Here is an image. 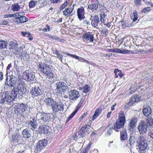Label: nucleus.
Masks as SVG:
<instances>
[{"label":"nucleus","mask_w":153,"mask_h":153,"mask_svg":"<svg viewBox=\"0 0 153 153\" xmlns=\"http://www.w3.org/2000/svg\"><path fill=\"white\" fill-rule=\"evenodd\" d=\"M145 4L147 5H150L152 7H153V4L150 0V1H145L144 2Z\"/></svg>","instance_id":"nucleus-55"},{"label":"nucleus","mask_w":153,"mask_h":153,"mask_svg":"<svg viewBox=\"0 0 153 153\" xmlns=\"http://www.w3.org/2000/svg\"><path fill=\"white\" fill-rule=\"evenodd\" d=\"M74 139L75 140H76L78 138H79V134H78V133H75L74 134Z\"/></svg>","instance_id":"nucleus-59"},{"label":"nucleus","mask_w":153,"mask_h":153,"mask_svg":"<svg viewBox=\"0 0 153 153\" xmlns=\"http://www.w3.org/2000/svg\"><path fill=\"white\" fill-rule=\"evenodd\" d=\"M92 144V143L91 142H90L87 145L86 147H85L84 149H86L87 151H88L90 149L91 146Z\"/></svg>","instance_id":"nucleus-53"},{"label":"nucleus","mask_w":153,"mask_h":153,"mask_svg":"<svg viewBox=\"0 0 153 153\" xmlns=\"http://www.w3.org/2000/svg\"><path fill=\"white\" fill-rule=\"evenodd\" d=\"M136 123L135 118H132L128 125V129L129 131H133L134 130Z\"/></svg>","instance_id":"nucleus-34"},{"label":"nucleus","mask_w":153,"mask_h":153,"mask_svg":"<svg viewBox=\"0 0 153 153\" xmlns=\"http://www.w3.org/2000/svg\"><path fill=\"white\" fill-rule=\"evenodd\" d=\"M114 72L115 74V77L116 78H118V76H119L120 78H121L124 76V74L122 72V71L117 68L115 69L114 71Z\"/></svg>","instance_id":"nucleus-38"},{"label":"nucleus","mask_w":153,"mask_h":153,"mask_svg":"<svg viewBox=\"0 0 153 153\" xmlns=\"http://www.w3.org/2000/svg\"><path fill=\"white\" fill-rule=\"evenodd\" d=\"M15 21L18 24L24 23L28 21V18L25 16H20L15 18Z\"/></svg>","instance_id":"nucleus-25"},{"label":"nucleus","mask_w":153,"mask_h":153,"mask_svg":"<svg viewBox=\"0 0 153 153\" xmlns=\"http://www.w3.org/2000/svg\"><path fill=\"white\" fill-rule=\"evenodd\" d=\"M46 27L47 28H45L42 30L44 32H47L48 31H49L51 29L50 26L48 25H47L46 26Z\"/></svg>","instance_id":"nucleus-52"},{"label":"nucleus","mask_w":153,"mask_h":153,"mask_svg":"<svg viewBox=\"0 0 153 153\" xmlns=\"http://www.w3.org/2000/svg\"><path fill=\"white\" fill-rule=\"evenodd\" d=\"M30 93L33 98L41 95L42 93L41 89L38 85H35L30 89Z\"/></svg>","instance_id":"nucleus-8"},{"label":"nucleus","mask_w":153,"mask_h":153,"mask_svg":"<svg viewBox=\"0 0 153 153\" xmlns=\"http://www.w3.org/2000/svg\"><path fill=\"white\" fill-rule=\"evenodd\" d=\"M131 106L129 105H128V103H126V105H125L123 106V108L125 109H127L129 108Z\"/></svg>","instance_id":"nucleus-64"},{"label":"nucleus","mask_w":153,"mask_h":153,"mask_svg":"<svg viewBox=\"0 0 153 153\" xmlns=\"http://www.w3.org/2000/svg\"><path fill=\"white\" fill-rule=\"evenodd\" d=\"M140 98L137 94L133 95L132 97L130 98L129 101L128 102V105L131 106L134 104L135 102L139 101Z\"/></svg>","instance_id":"nucleus-22"},{"label":"nucleus","mask_w":153,"mask_h":153,"mask_svg":"<svg viewBox=\"0 0 153 153\" xmlns=\"http://www.w3.org/2000/svg\"><path fill=\"white\" fill-rule=\"evenodd\" d=\"M23 77L25 79L29 81H33L35 78L33 72L29 70H26L24 72Z\"/></svg>","instance_id":"nucleus-10"},{"label":"nucleus","mask_w":153,"mask_h":153,"mask_svg":"<svg viewBox=\"0 0 153 153\" xmlns=\"http://www.w3.org/2000/svg\"><path fill=\"white\" fill-rule=\"evenodd\" d=\"M49 127L48 126L43 124L39 126L38 128V131L39 134H46L49 133Z\"/></svg>","instance_id":"nucleus-17"},{"label":"nucleus","mask_w":153,"mask_h":153,"mask_svg":"<svg viewBox=\"0 0 153 153\" xmlns=\"http://www.w3.org/2000/svg\"><path fill=\"white\" fill-rule=\"evenodd\" d=\"M146 125L151 128H153V118L151 117H148L146 119Z\"/></svg>","instance_id":"nucleus-39"},{"label":"nucleus","mask_w":153,"mask_h":153,"mask_svg":"<svg viewBox=\"0 0 153 153\" xmlns=\"http://www.w3.org/2000/svg\"><path fill=\"white\" fill-rule=\"evenodd\" d=\"M141 0H134L135 5L137 6H140L141 5Z\"/></svg>","instance_id":"nucleus-49"},{"label":"nucleus","mask_w":153,"mask_h":153,"mask_svg":"<svg viewBox=\"0 0 153 153\" xmlns=\"http://www.w3.org/2000/svg\"><path fill=\"white\" fill-rule=\"evenodd\" d=\"M0 23L1 25H7L8 24V22L7 20H2L0 22Z\"/></svg>","instance_id":"nucleus-51"},{"label":"nucleus","mask_w":153,"mask_h":153,"mask_svg":"<svg viewBox=\"0 0 153 153\" xmlns=\"http://www.w3.org/2000/svg\"><path fill=\"white\" fill-rule=\"evenodd\" d=\"M53 53L54 54H56L57 58L61 62L63 59V56L60 53L58 50L56 49H55L53 51Z\"/></svg>","instance_id":"nucleus-41"},{"label":"nucleus","mask_w":153,"mask_h":153,"mask_svg":"<svg viewBox=\"0 0 153 153\" xmlns=\"http://www.w3.org/2000/svg\"><path fill=\"white\" fill-rule=\"evenodd\" d=\"M39 114L40 116V120L45 123L48 122L51 119V114L50 113L40 112Z\"/></svg>","instance_id":"nucleus-18"},{"label":"nucleus","mask_w":153,"mask_h":153,"mask_svg":"<svg viewBox=\"0 0 153 153\" xmlns=\"http://www.w3.org/2000/svg\"><path fill=\"white\" fill-rule=\"evenodd\" d=\"M14 16L13 14H7L4 15V18H6L9 17H12Z\"/></svg>","instance_id":"nucleus-61"},{"label":"nucleus","mask_w":153,"mask_h":153,"mask_svg":"<svg viewBox=\"0 0 153 153\" xmlns=\"http://www.w3.org/2000/svg\"><path fill=\"white\" fill-rule=\"evenodd\" d=\"M121 23V27L122 29H125L127 27V24L126 21L122 20L120 22Z\"/></svg>","instance_id":"nucleus-46"},{"label":"nucleus","mask_w":153,"mask_h":153,"mask_svg":"<svg viewBox=\"0 0 153 153\" xmlns=\"http://www.w3.org/2000/svg\"><path fill=\"white\" fill-rule=\"evenodd\" d=\"M60 0H50L51 2L53 4H57L60 2Z\"/></svg>","instance_id":"nucleus-62"},{"label":"nucleus","mask_w":153,"mask_h":153,"mask_svg":"<svg viewBox=\"0 0 153 153\" xmlns=\"http://www.w3.org/2000/svg\"><path fill=\"white\" fill-rule=\"evenodd\" d=\"M85 100V98L83 97L81 98L80 101L78 104V105L76 107L74 111H73L72 113L67 118L66 121V123L68 122L77 113L79 109L81 107H82L84 105V101Z\"/></svg>","instance_id":"nucleus-4"},{"label":"nucleus","mask_w":153,"mask_h":153,"mask_svg":"<svg viewBox=\"0 0 153 153\" xmlns=\"http://www.w3.org/2000/svg\"><path fill=\"white\" fill-rule=\"evenodd\" d=\"M128 136L126 131L123 129L120 133V139L121 141H124L127 138Z\"/></svg>","instance_id":"nucleus-35"},{"label":"nucleus","mask_w":153,"mask_h":153,"mask_svg":"<svg viewBox=\"0 0 153 153\" xmlns=\"http://www.w3.org/2000/svg\"><path fill=\"white\" fill-rule=\"evenodd\" d=\"M23 52V49L21 48L16 49L14 50V53L16 55H19V56L22 55L23 54L22 53Z\"/></svg>","instance_id":"nucleus-45"},{"label":"nucleus","mask_w":153,"mask_h":153,"mask_svg":"<svg viewBox=\"0 0 153 153\" xmlns=\"http://www.w3.org/2000/svg\"><path fill=\"white\" fill-rule=\"evenodd\" d=\"M100 22V20L98 16L95 15L92 19L91 24L93 26L96 27L97 26L98 23Z\"/></svg>","instance_id":"nucleus-29"},{"label":"nucleus","mask_w":153,"mask_h":153,"mask_svg":"<svg viewBox=\"0 0 153 153\" xmlns=\"http://www.w3.org/2000/svg\"><path fill=\"white\" fill-rule=\"evenodd\" d=\"M87 126L85 125L82 127L81 129L78 131V134H79V138L83 137L86 135V129Z\"/></svg>","instance_id":"nucleus-26"},{"label":"nucleus","mask_w":153,"mask_h":153,"mask_svg":"<svg viewBox=\"0 0 153 153\" xmlns=\"http://www.w3.org/2000/svg\"><path fill=\"white\" fill-rule=\"evenodd\" d=\"M143 114L146 117H148L152 113V109L149 106H147L143 110Z\"/></svg>","instance_id":"nucleus-31"},{"label":"nucleus","mask_w":153,"mask_h":153,"mask_svg":"<svg viewBox=\"0 0 153 153\" xmlns=\"http://www.w3.org/2000/svg\"><path fill=\"white\" fill-rule=\"evenodd\" d=\"M56 90L59 93L65 91L68 88V86L66 85V84L63 82H59L56 84Z\"/></svg>","instance_id":"nucleus-13"},{"label":"nucleus","mask_w":153,"mask_h":153,"mask_svg":"<svg viewBox=\"0 0 153 153\" xmlns=\"http://www.w3.org/2000/svg\"><path fill=\"white\" fill-rule=\"evenodd\" d=\"M147 126L144 121H142L138 124L137 129L140 134L145 133L147 131Z\"/></svg>","instance_id":"nucleus-15"},{"label":"nucleus","mask_w":153,"mask_h":153,"mask_svg":"<svg viewBox=\"0 0 153 153\" xmlns=\"http://www.w3.org/2000/svg\"><path fill=\"white\" fill-rule=\"evenodd\" d=\"M28 108V105L27 104L23 103H18L14 107V112L21 116L27 110Z\"/></svg>","instance_id":"nucleus-3"},{"label":"nucleus","mask_w":153,"mask_h":153,"mask_svg":"<svg viewBox=\"0 0 153 153\" xmlns=\"http://www.w3.org/2000/svg\"><path fill=\"white\" fill-rule=\"evenodd\" d=\"M108 30L106 28H104L102 29V33L106 35L108 33Z\"/></svg>","instance_id":"nucleus-58"},{"label":"nucleus","mask_w":153,"mask_h":153,"mask_svg":"<svg viewBox=\"0 0 153 153\" xmlns=\"http://www.w3.org/2000/svg\"><path fill=\"white\" fill-rule=\"evenodd\" d=\"M82 37L88 42H94V35L91 34L89 32L83 34Z\"/></svg>","instance_id":"nucleus-19"},{"label":"nucleus","mask_w":153,"mask_h":153,"mask_svg":"<svg viewBox=\"0 0 153 153\" xmlns=\"http://www.w3.org/2000/svg\"><path fill=\"white\" fill-rule=\"evenodd\" d=\"M12 140L13 143L18 144H22L24 142L22 137L19 135H13Z\"/></svg>","instance_id":"nucleus-24"},{"label":"nucleus","mask_w":153,"mask_h":153,"mask_svg":"<svg viewBox=\"0 0 153 153\" xmlns=\"http://www.w3.org/2000/svg\"><path fill=\"white\" fill-rule=\"evenodd\" d=\"M105 10L104 8L101 9L100 13V21L101 23H103L105 22V18L106 16L104 12Z\"/></svg>","instance_id":"nucleus-32"},{"label":"nucleus","mask_w":153,"mask_h":153,"mask_svg":"<svg viewBox=\"0 0 153 153\" xmlns=\"http://www.w3.org/2000/svg\"><path fill=\"white\" fill-rule=\"evenodd\" d=\"M39 69L45 74L49 79H52L54 77V75L52 72L51 68L47 64L44 63L39 64Z\"/></svg>","instance_id":"nucleus-2"},{"label":"nucleus","mask_w":153,"mask_h":153,"mask_svg":"<svg viewBox=\"0 0 153 153\" xmlns=\"http://www.w3.org/2000/svg\"><path fill=\"white\" fill-rule=\"evenodd\" d=\"M152 51L151 50H144L142 49L137 50L135 51L129 50V54H146Z\"/></svg>","instance_id":"nucleus-23"},{"label":"nucleus","mask_w":153,"mask_h":153,"mask_svg":"<svg viewBox=\"0 0 153 153\" xmlns=\"http://www.w3.org/2000/svg\"><path fill=\"white\" fill-rule=\"evenodd\" d=\"M63 53L65 54V55H67L71 56L72 57L74 58L75 59H76L79 60V61L81 62H84V61L85 59L84 58L79 57L78 56H77L76 55H73L71 54H70L69 53H66V52H64Z\"/></svg>","instance_id":"nucleus-36"},{"label":"nucleus","mask_w":153,"mask_h":153,"mask_svg":"<svg viewBox=\"0 0 153 153\" xmlns=\"http://www.w3.org/2000/svg\"><path fill=\"white\" fill-rule=\"evenodd\" d=\"M91 153H98V151L97 149H94L91 150L90 152Z\"/></svg>","instance_id":"nucleus-63"},{"label":"nucleus","mask_w":153,"mask_h":153,"mask_svg":"<svg viewBox=\"0 0 153 153\" xmlns=\"http://www.w3.org/2000/svg\"><path fill=\"white\" fill-rule=\"evenodd\" d=\"M36 4V2L34 1H30L29 3V6L30 8L33 7Z\"/></svg>","instance_id":"nucleus-50"},{"label":"nucleus","mask_w":153,"mask_h":153,"mask_svg":"<svg viewBox=\"0 0 153 153\" xmlns=\"http://www.w3.org/2000/svg\"><path fill=\"white\" fill-rule=\"evenodd\" d=\"M64 107V105L63 104L59 103L56 101L51 108L53 112L57 113L59 111H63Z\"/></svg>","instance_id":"nucleus-9"},{"label":"nucleus","mask_w":153,"mask_h":153,"mask_svg":"<svg viewBox=\"0 0 153 153\" xmlns=\"http://www.w3.org/2000/svg\"><path fill=\"white\" fill-rule=\"evenodd\" d=\"M150 130V131L149 132L148 134L151 138L153 139V130H152L151 129Z\"/></svg>","instance_id":"nucleus-60"},{"label":"nucleus","mask_w":153,"mask_h":153,"mask_svg":"<svg viewBox=\"0 0 153 153\" xmlns=\"http://www.w3.org/2000/svg\"><path fill=\"white\" fill-rule=\"evenodd\" d=\"M8 77V76H6L4 87L5 88H7L9 87V88L11 89L12 90L11 91H12L13 93L14 92V89H15V87L14 86L15 82L13 80V78L12 77L10 76V79H9Z\"/></svg>","instance_id":"nucleus-5"},{"label":"nucleus","mask_w":153,"mask_h":153,"mask_svg":"<svg viewBox=\"0 0 153 153\" xmlns=\"http://www.w3.org/2000/svg\"><path fill=\"white\" fill-rule=\"evenodd\" d=\"M100 5L98 0H96L93 1L91 4L88 6V8L91 10L92 12L96 10L98 8V6Z\"/></svg>","instance_id":"nucleus-21"},{"label":"nucleus","mask_w":153,"mask_h":153,"mask_svg":"<svg viewBox=\"0 0 153 153\" xmlns=\"http://www.w3.org/2000/svg\"><path fill=\"white\" fill-rule=\"evenodd\" d=\"M48 144V141L47 140L43 139L39 141L37 143V146L35 151L36 152L39 153L42 150L45 148Z\"/></svg>","instance_id":"nucleus-7"},{"label":"nucleus","mask_w":153,"mask_h":153,"mask_svg":"<svg viewBox=\"0 0 153 153\" xmlns=\"http://www.w3.org/2000/svg\"><path fill=\"white\" fill-rule=\"evenodd\" d=\"M74 5L72 7L66 8L63 11V14L64 16L67 17H71L74 15L75 13L74 12Z\"/></svg>","instance_id":"nucleus-16"},{"label":"nucleus","mask_w":153,"mask_h":153,"mask_svg":"<svg viewBox=\"0 0 153 153\" xmlns=\"http://www.w3.org/2000/svg\"><path fill=\"white\" fill-rule=\"evenodd\" d=\"M69 95L70 99L72 101L76 100L80 96L79 91L75 89L71 90L69 91Z\"/></svg>","instance_id":"nucleus-12"},{"label":"nucleus","mask_w":153,"mask_h":153,"mask_svg":"<svg viewBox=\"0 0 153 153\" xmlns=\"http://www.w3.org/2000/svg\"><path fill=\"white\" fill-rule=\"evenodd\" d=\"M114 52L124 54H129V50L126 49H124L123 50H121L118 48H114Z\"/></svg>","instance_id":"nucleus-33"},{"label":"nucleus","mask_w":153,"mask_h":153,"mask_svg":"<svg viewBox=\"0 0 153 153\" xmlns=\"http://www.w3.org/2000/svg\"><path fill=\"white\" fill-rule=\"evenodd\" d=\"M126 122V114L123 111H120L119 114L118 118L114 125V129L118 132L120 129L123 127Z\"/></svg>","instance_id":"nucleus-1"},{"label":"nucleus","mask_w":153,"mask_h":153,"mask_svg":"<svg viewBox=\"0 0 153 153\" xmlns=\"http://www.w3.org/2000/svg\"><path fill=\"white\" fill-rule=\"evenodd\" d=\"M32 121L29 120L28 121V125L30 126L31 127L30 128L31 130H34L37 128V124L35 120L32 119Z\"/></svg>","instance_id":"nucleus-28"},{"label":"nucleus","mask_w":153,"mask_h":153,"mask_svg":"<svg viewBox=\"0 0 153 153\" xmlns=\"http://www.w3.org/2000/svg\"><path fill=\"white\" fill-rule=\"evenodd\" d=\"M102 109L100 107L97 108L95 111L94 114H93L92 120H94L96 118H97L101 113Z\"/></svg>","instance_id":"nucleus-37"},{"label":"nucleus","mask_w":153,"mask_h":153,"mask_svg":"<svg viewBox=\"0 0 153 153\" xmlns=\"http://www.w3.org/2000/svg\"><path fill=\"white\" fill-rule=\"evenodd\" d=\"M82 88H83V92L86 94L90 90V86H89L88 84H85L83 87Z\"/></svg>","instance_id":"nucleus-44"},{"label":"nucleus","mask_w":153,"mask_h":153,"mask_svg":"<svg viewBox=\"0 0 153 153\" xmlns=\"http://www.w3.org/2000/svg\"><path fill=\"white\" fill-rule=\"evenodd\" d=\"M3 96L5 98L7 102H8L9 100L12 101L14 100L16 97H17L18 95L15 92H11L10 94H9L8 92H6L4 94H3Z\"/></svg>","instance_id":"nucleus-14"},{"label":"nucleus","mask_w":153,"mask_h":153,"mask_svg":"<svg viewBox=\"0 0 153 153\" xmlns=\"http://www.w3.org/2000/svg\"><path fill=\"white\" fill-rule=\"evenodd\" d=\"M25 82L23 80H20L18 81L17 86L15 87V89H14L15 94L16 92V94L18 95V97L23 95L22 89L23 88Z\"/></svg>","instance_id":"nucleus-6"},{"label":"nucleus","mask_w":153,"mask_h":153,"mask_svg":"<svg viewBox=\"0 0 153 153\" xmlns=\"http://www.w3.org/2000/svg\"><path fill=\"white\" fill-rule=\"evenodd\" d=\"M151 10L149 7H147L144 8L143 9L141 10V12L142 13H147L148 12H149Z\"/></svg>","instance_id":"nucleus-48"},{"label":"nucleus","mask_w":153,"mask_h":153,"mask_svg":"<svg viewBox=\"0 0 153 153\" xmlns=\"http://www.w3.org/2000/svg\"><path fill=\"white\" fill-rule=\"evenodd\" d=\"M11 9L13 11H18L21 8L20 6L18 3H14L11 6Z\"/></svg>","instance_id":"nucleus-40"},{"label":"nucleus","mask_w":153,"mask_h":153,"mask_svg":"<svg viewBox=\"0 0 153 153\" xmlns=\"http://www.w3.org/2000/svg\"><path fill=\"white\" fill-rule=\"evenodd\" d=\"M23 137L28 138L31 137V131L28 128H26L23 130L22 132Z\"/></svg>","instance_id":"nucleus-30"},{"label":"nucleus","mask_w":153,"mask_h":153,"mask_svg":"<svg viewBox=\"0 0 153 153\" xmlns=\"http://www.w3.org/2000/svg\"><path fill=\"white\" fill-rule=\"evenodd\" d=\"M55 101L51 97H48L45 98L44 100V102L47 106L51 107H52V105H53Z\"/></svg>","instance_id":"nucleus-27"},{"label":"nucleus","mask_w":153,"mask_h":153,"mask_svg":"<svg viewBox=\"0 0 153 153\" xmlns=\"http://www.w3.org/2000/svg\"><path fill=\"white\" fill-rule=\"evenodd\" d=\"M140 140H142L138 144V148L140 152L143 153L147 148V144L145 142L143 137H140Z\"/></svg>","instance_id":"nucleus-11"},{"label":"nucleus","mask_w":153,"mask_h":153,"mask_svg":"<svg viewBox=\"0 0 153 153\" xmlns=\"http://www.w3.org/2000/svg\"><path fill=\"white\" fill-rule=\"evenodd\" d=\"M5 101H6L5 98L3 96V94L1 97V98H0V103H3Z\"/></svg>","instance_id":"nucleus-57"},{"label":"nucleus","mask_w":153,"mask_h":153,"mask_svg":"<svg viewBox=\"0 0 153 153\" xmlns=\"http://www.w3.org/2000/svg\"><path fill=\"white\" fill-rule=\"evenodd\" d=\"M133 15L134 18L132 19L133 21L135 22L137 19L138 18L137 13L136 10L133 13Z\"/></svg>","instance_id":"nucleus-47"},{"label":"nucleus","mask_w":153,"mask_h":153,"mask_svg":"<svg viewBox=\"0 0 153 153\" xmlns=\"http://www.w3.org/2000/svg\"><path fill=\"white\" fill-rule=\"evenodd\" d=\"M50 38H51L53 40H58L60 39L59 38L57 37L56 36H50Z\"/></svg>","instance_id":"nucleus-56"},{"label":"nucleus","mask_w":153,"mask_h":153,"mask_svg":"<svg viewBox=\"0 0 153 153\" xmlns=\"http://www.w3.org/2000/svg\"><path fill=\"white\" fill-rule=\"evenodd\" d=\"M85 12L84 9L83 7L78 8L77 10V15L78 18L80 20H81L85 18Z\"/></svg>","instance_id":"nucleus-20"},{"label":"nucleus","mask_w":153,"mask_h":153,"mask_svg":"<svg viewBox=\"0 0 153 153\" xmlns=\"http://www.w3.org/2000/svg\"><path fill=\"white\" fill-rule=\"evenodd\" d=\"M69 1L70 0H66V1L60 7L58 10V11L60 12L65 9L67 7L68 3Z\"/></svg>","instance_id":"nucleus-43"},{"label":"nucleus","mask_w":153,"mask_h":153,"mask_svg":"<svg viewBox=\"0 0 153 153\" xmlns=\"http://www.w3.org/2000/svg\"><path fill=\"white\" fill-rule=\"evenodd\" d=\"M7 42L5 41H0V48L3 49L7 48Z\"/></svg>","instance_id":"nucleus-42"},{"label":"nucleus","mask_w":153,"mask_h":153,"mask_svg":"<svg viewBox=\"0 0 153 153\" xmlns=\"http://www.w3.org/2000/svg\"><path fill=\"white\" fill-rule=\"evenodd\" d=\"M108 131H107V134H110L112 132L113 128H111L110 126H109L107 127Z\"/></svg>","instance_id":"nucleus-54"}]
</instances>
